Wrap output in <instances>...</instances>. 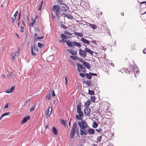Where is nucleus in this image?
<instances>
[{"label": "nucleus", "mask_w": 146, "mask_h": 146, "mask_svg": "<svg viewBox=\"0 0 146 146\" xmlns=\"http://www.w3.org/2000/svg\"><path fill=\"white\" fill-rule=\"evenodd\" d=\"M78 124L80 128V134L81 135L87 134V128L88 127L87 123L83 120L79 121Z\"/></svg>", "instance_id": "1"}, {"label": "nucleus", "mask_w": 146, "mask_h": 146, "mask_svg": "<svg viewBox=\"0 0 146 146\" xmlns=\"http://www.w3.org/2000/svg\"><path fill=\"white\" fill-rule=\"evenodd\" d=\"M77 127V123L76 122H74L73 125L72 129L70 131V137L71 139L73 138L74 135L76 132V129Z\"/></svg>", "instance_id": "2"}, {"label": "nucleus", "mask_w": 146, "mask_h": 146, "mask_svg": "<svg viewBox=\"0 0 146 146\" xmlns=\"http://www.w3.org/2000/svg\"><path fill=\"white\" fill-rule=\"evenodd\" d=\"M34 49L33 46L31 48V52L33 56H36L39 52V50L38 47L36 44H35L34 47Z\"/></svg>", "instance_id": "3"}, {"label": "nucleus", "mask_w": 146, "mask_h": 146, "mask_svg": "<svg viewBox=\"0 0 146 146\" xmlns=\"http://www.w3.org/2000/svg\"><path fill=\"white\" fill-rule=\"evenodd\" d=\"M20 54V49L18 48V51L15 52H13L11 53V56L12 58V60L13 61L15 59L16 56H18Z\"/></svg>", "instance_id": "4"}, {"label": "nucleus", "mask_w": 146, "mask_h": 146, "mask_svg": "<svg viewBox=\"0 0 146 146\" xmlns=\"http://www.w3.org/2000/svg\"><path fill=\"white\" fill-rule=\"evenodd\" d=\"M79 54L82 57L85 58L86 57L87 55V53L86 50H84L81 49H80L79 50Z\"/></svg>", "instance_id": "5"}, {"label": "nucleus", "mask_w": 146, "mask_h": 146, "mask_svg": "<svg viewBox=\"0 0 146 146\" xmlns=\"http://www.w3.org/2000/svg\"><path fill=\"white\" fill-rule=\"evenodd\" d=\"M59 7L57 5H55L53 6L52 8V10L56 12V14L57 17H58V15L60 13L58 12Z\"/></svg>", "instance_id": "6"}, {"label": "nucleus", "mask_w": 146, "mask_h": 146, "mask_svg": "<svg viewBox=\"0 0 146 146\" xmlns=\"http://www.w3.org/2000/svg\"><path fill=\"white\" fill-rule=\"evenodd\" d=\"M78 65V70L79 72H81L83 71V72L85 71V68L81 64H77Z\"/></svg>", "instance_id": "7"}, {"label": "nucleus", "mask_w": 146, "mask_h": 146, "mask_svg": "<svg viewBox=\"0 0 146 146\" xmlns=\"http://www.w3.org/2000/svg\"><path fill=\"white\" fill-rule=\"evenodd\" d=\"M84 112L86 115H89L90 112V109L89 107H85L84 110Z\"/></svg>", "instance_id": "8"}, {"label": "nucleus", "mask_w": 146, "mask_h": 146, "mask_svg": "<svg viewBox=\"0 0 146 146\" xmlns=\"http://www.w3.org/2000/svg\"><path fill=\"white\" fill-rule=\"evenodd\" d=\"M60 5H61L62 9V11L66 12L67 10V6L64 3H60Z\"/></svg>", "instance_id": "9"}, {"label": "nucleus", "mask_w": 146, "mask_h": 146, "mask_svg": "<svg viewBox=\"0 0 146 146\" xmlns=\"http://www.w3.org/2000/svg\"><path fill=\"white\" fill-rule=\"evenodd\" d=\"M52 108L51 107H49L48 108V110L46 112V116L47 117H49L52 111Z\"/></svg>", "instance_id": "10"}, {"label": "nucleus", "mask_w": 146, "mask_h": 146, "mask_svg": "<svg viewBox=\"0 0 146 146\" xmlns=\"http://www.w3.org/2000/svg\"><path fill=\"white\" fill-rule=\"evenodd\" d=\"M30 118V117L29 116H27L24 117L23 120L21 122L22 124H23L26 122L28 120H29Z\"/></svg>", "instance_id": "11"}, {"label": "nucleus", "mask_w": 146, "mask_h": 146, "mask_svg": "<svg viewBox=\"0 0 146 146\" xmlns=\"http://www.w3.org/2000/svg\"><path fill=\"white\" fill-rule=\"evenodd\" d=\"M88 128L89 129H87V134L88 133L89 134H94L95 132L94 130V129L90 128L89 127Z\"/></svg>", "instance_id": "12"}, {"label": "nucleus", "mask_w": 146, "mask_h": 146, "mask_svg": "<svg viewBox=\"0 0 146 146\" xmlns=\"http://www.w3.org/2000/svg\"><path fill=\"white\" fill-rule=\"evenodd\" d=\"M15 88V86H12L10 89H8L5 92L7 93H9L13 92Z\"/></svg>", "instance_id": "13"}, {"label": "nucleus", "mask_w": 146, "mask_h": 146, "mask_svg": "<svg viewBox=\"0 0 146 146\" xmlns=\"http://www.w3.org/2000/svg\"><path fill=\"white\" fill-rule=\"evenodd\" d=\"M133 71L135 75L139 74L140 72L138 68L136 67H134L133 69Z\"/></svg>", "instance_id": "14"}, {"label": "nucleus", "mask_w": 146, "mask_h": 146, "mask_svg": "<svg viewBox=\"0 0 146 146\" xmlns=\"http://www.w3.org/2000/svg\"><path fill=\"white\" fill-rule=\"evenodd\" d=\"M80 40L84 43H86L87 44H89L90 43L89 41L84 38H81Z\"/></svg>", "instance_id": "15"}, {"label": "nucleus", "mask_w": 146, "mask_h": 146, "mask_svg": "<svg viewBox=\"0 0 146 146\" xmlns=\"http://www.w3.org/2000/svg\"><path fill=\"white\" fill-rule=\"evenodd\" d=\"M83 65L88 69H90L91 67L90 64L88 62L85 61L83 62Z\"/></svg>", "instance_id": "16"}, {"label": "nucleus", "mask_w": 146, "mask_h": 146, "mask_svg": "<svg viewBox=\"0 0 146 146\" xmlns=\"http://www.w3.org/2000/svg\"><path fill=\"white\" fill-rule=\"evenodd\" d=\"M61 15L63 16L64 17L65 16L66 17H67L69 19H72L73 18V17L71 15H67L65 14V13H63L61 14Z\"/></svg>", "instance_id": "17"}, {"label": "nucleus", "mask_w": 146, "mask_h": 146, "mask_svg": "<svg viewBox=\"0 0 146 146\" xmlns=\"http://www.w3.org/2000/svg\"><path fill=\"white\" fill-rule=\"evenodd\" d=\"M85 50H86V53L87 52L90 53V54L92 55H93V52L90 49H89L87 47H86L85 49Z\"/></svg>", "instance_id": "18"}, {"label": "nucleus", "mask_w": 146, "mask_h": 146, "mask_svg": "<svg viewBox=\"0 0 146 146\" xmlns=\"http://www.w3.org/2000/svg\"><path fill=\"white\" fill-rule=\"evenodd\" d=\"M52 132L55 135H57V131L56 128L54 127H52Z\"/></svg>", "instance_id": "19"}, {"label": "nucleus", "mask_w": 146, "mask_h": 146, "mask_svg": "<svg viewBox=\"0 0 146 146\" xmlns=\"http://www.w3.org/2000/svg\"><path fill=\"white\" fill-rule=\"evenodd\" d=\"M81 103L80 102L77 105V111H79L81 110Z\"/></svg>", "instance_id": "20"}, {"label": "nucleus", "mask_w": 146, "mask_h": 146, "mask_svg": "<svg viewBox=\"0 0 146 146\" xmlns=\"http://www.w3.org/2000/svg\"><path fill=\"white\" fill-rule=\"evenodd\" d=\"M73 46H76L80 48L81 45L80 43L74 41L73 42Z\"/></svg>", "instance_id": "21"}, {"label": "nucleus", "mask_w": 146, "mask_h": 146, "mask_svg": "<svg viewBox=\"0 0 146 146\" xmlns=\"http://www.w3.org/2000/svg\"><path fill=\"white\" fill-rule=\"evenodd\" d=\"M90 100L87 101L85 103L84 106L85 107H88L90 106Z\"/></svg>", "instance_id": "22"}, {"label": "nucleus", "mask_w": 146, "mask_h": 146, "mask_svg": "<svg viewBox=\"0 0 146 146\" xmlns=\"http://www.w3.org/2000/svg\"><path fill=\"white\" fill-rule=\"evenodd\" d=\"M74 34L76 35L79 37H83V35L81 33H78L76 32H74Z\"/></svg>", "instance_id": "23"}, {"label": "nucleus", "mask_w": 146, "mask_h": 146, "mask_svg": "<svg viewBox=\"0 0 146 146\" xmlns=\"http://www.w3.org/2000/svg\"><path fill=\"white\" fill-rule=\"evenodd\" d=\"M70 52L72 55H76L77 54V51H75L72 50H70Z\"/></svg>", "instance_id": "24"}, {"label": "nucleus", "mask_w": 146, "mask_h": 146, "mask_svg": "<svg viewBox=\"0 0 146 146\" xmlns=\"http://www.w3.org/2000/svg\"><path fill=\"white\" fill-rule=\"evenodd\" d=\"M73 42H67L66 44L68 46H69V47H71L73 46Z\"/></svg>", "instance_id": "25"}, {"label": "nucleus", "mask_w": 146, "mask_h": 146, "mask_svg": "<svg viewBox=\"0 0 146 146\" xmlns=\"http://www.w3.org/2000/svg\"><path fill=\"white\" fill-rule=\"evenodd\" d=\"M89 26L92 29H95L96 28V26L92 24H91L89 23Z\"/></svg>", "instance_id": "26"}, {"label": "nucleus", "mask_w": 146, "mask_h": 146, "mask_svg": "<svg viewBox=\"0 0 146 146\" xmlns=\"http://www.w3.org/2000/svg\"><path fill=\"white\" fill-rule=\"evenodd\" d=\"M86 78L89 79H91L92 78V76L91 74H90V73L89 74H86Z\"/></svg>", "instance_id": "27"}, {"label": "nucleus", "mask_w": 146, "mask_h": 146, "mask_svg": "<svg viewBox=\"0 0 146 146\" xmlns=\"http://www.w3.org/2000/svg\"><path fill=\"white\" fill-rule=\"evenodd\" d=\"M43 4V0H42L41 1L40 4L39 5V7L38 8V10H40L42 8V6Z\"/></svg>", "instance_id": "28"}, {"label": "nucleus", "mask_w": 146, "mask_h": 146, "mask_svg": "<svg viewBox=\"0 0 146 146\" xmlns=\"http://www.w3.org/2000/svg\"><path fill=\"white\" fill-rule=\"evenodd\" d=\"M82 116H80L79 115H75V117L77 119L82 120V119L83 118L82 117Z\"/></svg>", "instance_id": "29"}, {"label": "nucleus", "mask_w": 146, "mask_h": 146, "mask_svg": "<svg viewBox=\"0 0 146 146\" xmlns=\"http://www.w3.org/2000/svg\"><path fill=\"white\" fill-rule=\"evenodd\" d=\"M60 35L61 37V38H62V39H65L67 38V37H66V35L63 34H61Z\"/></svg>", "instance_id": "30"}, {"label": "nucleus", "mask_w": 146, "mask_h": 146, "mask_svg": "<svg viewBox=\"0 0 146 146\" xmlns=\"http://www.w3.org/2000/svg\"><path fill=\"white\" fill-rule=\"evenodd\" d=\"M70 58L73 60H76L78 59V57L76 56H70Z\"/></svg>", "instance_id": "31"}, {"label": "nucleus", "mask_w": 146, "mask_h": 146, "mask_svg": "<svg viewBox=\"0 0 146 146\" xmlns=\"http://www.w3.org/2000/svg\"><path fill=\"white\" fill-rule=\"evenodd\" d=\"M44 46V44H41L40 42L38 43V46L39 48H41Z\"/></svg>", "instance_id": "32"}, {"label": "nucleus", "mask_w": 146, "mask_h": 146, "mask_svg": "<svg viewBox=\"0 0 146 146\" xmlns=\"http://www.w3.org/2000/svg\"><path fill=\"white\" fill-rule=\"evenodd\" d=\"M51 97V95L50 94H48L46 96V100H49L50 99Z\"/></svg>", "instance_id": "33"}, {"label": "nucleus", "mask_w": 146, "mask_h": 146, "mask_svg": "<svg viewBox=\"0 0 146 146\" xmlns=\"http://www.w3.org/2000/svg\"><path fill=\"white\" fill-rule=\"evenodd\" d=\"M98 126V124L95 122H94V123L93 125V127L94 128H96Z\"/></svg>", "instance_id": "34"}, {"label": "nucleus", "mask_w": 146, "mask_h": 146, "mask_svg": "<svg viewBox=\"0 0 146 146\" xmlns=\"http://www.w3.org/2000/svg\"><path fill=\"white\" fill-rule=\"evenodd\" d=\"M89 94L91 95H93L94 94V91L89 90H88Z\"/></svg>", "instance_id": "35"}, {"label": "nucleus", "mask_w": 146, "mask_h": 146, "mask_svg": "<svg viewBox=\"0 0 146 146\" xmlns=\"http://www.w3.org/2000/svg\"><path fill=\"white\" fill-rule=\"evenodd\" d=\"M77 112L79 114V115L80 116H82L83 115V112L81 111V110L77 111Z\"/></svg>", "instance_id": "36"}, {"label": "nucleus", "mask_w": 146, "mask_h": 146, "mask_svg": "<svg viewBox=\"0 0 146 146\" xmlns=\"http://www.w3.org/2000/svg\"><path fill=\"white\" fill-rule=\"evenodd\" d=\"M92 102H94L95 101V98L94 96H92L90 98Z\"/></svg>", "instance_id": "37"}, {"label": "nucleus", "mask_w": 146, "mask_h": 146, "mask_svg": "<svg viewBox=\"0 0 146 146\" xmlns=\"http://www.w3.org/2000/svg\"><path fill=\"white\" fill-rule=\"evenodd\" d=\"M102 138L101 136L98 137L97 138V141L98 142H100L102 140Z\"/></svg>", "instance_id": "38"}, {"label": "nucleus", "mask_w": 146, "mask_h": 146, "mask_svg": "<svg viewBox=\"0 0 146 146\" xmlns=\"http://www.w3.org/2000/svg\"><path fill=\"white\" fill-rule=\"evenodd\" d=\"M9 114H10V112H6V113H4L3 114H2V115L4 117L6 115H8Z\"/></svg>", "instance_id": "39"}, {"label": "nucleus", "mask_w": 146, "mask_h": 146, "mask_svg": "<svg viewBox=\"0 0 146 146\" xmlns=\"http://www.w3.org/2000/svg\"><path fill=\"white\" fill-rule=\"evenodd\" d=\"M35 107H36L35 105H34L31 108V109L30 110V111H32L33 110H35Z\"/></svg>", "instance_id": "40"}, {"label": "nucleus", "mask_w": 146, "mask_h": 146, "mask_svg": "<svg viewBox=\"0 0 146 146\" xmlns=\"http://www.w3.org/2000/svg\"><path fill=\"white\" fill-rule=\"evenodd\" d=\"M66 42V40H64V39H62L59 41V42L61 43H64L65 42Z\"/></svg>", "instance_id": "41"}, {"label": "nucleus", "mask_w": 146, "mask_h": 146, "mask_svg": "<svg viewBox=\"0 0 146 146\" xmlns=\"http://www.w3.org/2000/svg\"><path fill=\"white\" fill-rule=\"evenodd\" d=\"M66 121L63 120H62L61 121V123L64 125H66Z\"/></svg>", "instance_id": "42"}, {"label": "nucleus", "mask_w": 146, "mask_h": 146, "mask_svg": "<svg viewBox=\"0 0 146 146\" xmlns=\"http://www.w3.org/2000/svg\"><path fill=\"white\" fill-rule=\"evenodd\" d=\"M86 85L88 86H90L91 84V82L90 81H87L86 83Z\"/></svg>", "instance_id": "43"}, {"label": "nucleus", "mask_w": 146, "mask_h": 146, "mask_svg": "<svg viewBox=\"0 0 146 146\" xmlns=\"http://www.w3.org/2000/svg\"><path fill=\"white\" fill-rule=\"evenodd\" d=\"M18 11H16L14 15V17L15 18L16 17H16L18 15Z\"/></svg>", "instance_id": "44"}, {"label": "nucleus", "mask_w": 146, "mask_h": 146, "mask_svg": "<svg viewBox=\"0 0 146 146\" xmlns=\"http://www.w3.org/2000/svg\"><path fill=\"white\" fill-rule=\"evenodd\" d=\"M21 31L22 32H23L24 31V28L22 27H21L20 28Z\"/></svg>", "instance_id": "45"}, {"label": "nucleus", "mask_w": 146, "mask_h": 146, "mask_svg": "<svg viewBox=\"0 0 146 146\" xmlns=\"http://www.w3.org/2000/svg\"><path fill=\"white\" fill-rule=\"evenodd\" d=\"M44 38V36H41L40 37H37V39H43Z\"/></svg>", "instance_id": "46"}, {"label": "nucleus", "mask_w": 146, "mask_h": 146, "mask_svg": "<svg viewBox=\"0 0 146 146\" xmlns=\"http://www.w3.org/2000/svg\"><path fill=\"white\" fill-rule=\"evenodd\" d=\"M65 33L66 34L69 35H72V33H69V32H66V31L65 32Z\"/></svg>", "instance_id": "47"}, {"label": "nucleus", "mask_w": 146, "mask_h": 146, "mask_svg": "<svg viewBox=\"0 0 146 146\" xmlns=\"http://www.w3.org/2000/svg\"><path fill=\"white\" fill-rule=\"evenodd\" d=\"M80 75L82 77H84L85 76V75L83 73H81L80 74Z\"/></svg>", "instance_id": "48"}, {"label": "nucleus", "mask_w": 146, "mask_h": 146, "mask_svg": "<svg viewBox=\"0 0 146 146\" xmlns=\"http://www.w3.org/2000/svg\"><path fill=\"white\" fill-rule=\"evenodd\" d=\"M16 19V17H15V18L14 17H12V23H13L14 22V21L15 19Z\"/></svg>", "instance_id": "49"}, {"label": "nucleus", "mask_w": 146, "mask_h": 146, "mask_svg": "<svg viewBox=\"0 0 146 146\" xmlns=\"http://www.w3.org/2000/svg\"><path fill=\"white\" fill-rule=\"evenodd\" d=\"M61 26H62V28H63L64 29H67V27L65 26L64 25H62Z\"/></svg>", "instance_id": "50"}, {"label": "nucleus", "mask_w": 146, "mask_h": 146, "mask_svg": "<svg viewBox=\"0 0 146 146\" xmlns=\"http://www.w3.org/2000/svg\"><path fill=\"white\" fill-rule=\"evenodd\" d=\"M37 18V16H36V17L35 18V19H34L33 20V22L32 23H33L34 24H35V19H36V18Z\"/></svg>", "instance_id": "51"}, {"label": "nucleus", "mask_w": 146, "mask_h": 146, "mask_svg": "<svg viewBox=\"0 0 146 146\" xmlns=\"http://www.w3.org/2000/svg\"><path fill=\"white\" fill-rule=\"evenodd\" d=\"M96 131L98 132H100L102 131L101 129L100 128H99L98 129H96Z\"/></svg>", "instance_id": "52"}, {"label": "nucleus", "mask_w": 146, "mask_h": 146, "mask_svg": "<svg viewBox=\"0 0 146 146\" xmlns=\"http://www.w3.org/2000/svg\"><path fill=\"white\" fill-rule=\"evenodd\" d=\"M52 96L53 97L55 96V94L54 91H52Z\"/></svg>", "instance_id": "53"}, {"label": "nucleus", "mask_w": 146, "mask_h": 146, "mask_svg": "<svg viewBox=\"0 0 146 146\" xmlns=\"http://www.w3.org/2000/svg\"><path fill=\"white\" fill-rule=\"evenodd\" d=\"M8 107V104H7L5 105L4 109H5L7 108Z\"/></svg>", "instance_id": "54"}, {"label": "nucleus", "mask_w": 146, "mask_h": 146, "mask_svg": "<svg viewBox=\"0 0 146 146\" xmlns=\"http://www.w3.org/2000/svg\"><path fill=\"white\" fill-rule=\"evenodd\" d=\"M91 42L93 43L94 44H95L96 45L97 44V43L96 41H91Z\"/></svg>", "instance_id": "55"}, {"label": "nucleus", "mask_w": 146, "mask_h": 146, "mask_svg": "<svg viewBox=\"0 0 146 146\" xmlns=\"http://www.w3.org/2000/svg\"><path fill=\"white\" fill-rule=\"evenodd\" d=\"M90 74H91V76L93 75L96 76L97 75V74H94L93 73H90Z\"/></svg>", "instance_id": "56"}, {"label": "nucleus", "mask_w": 146, "mask_h": 146, "mask_svg": "<svg viewBox=\"0 0 146 146\" xmlns=\"http://www.w3.org/2000/svg\"><path fill=\"white\" fill-rule=\"evenodd\" d=\"M79 60L81 62L83 63V62H84V60L81 58L80 59V60Z\"/></svg>", "instance_id": "57"}, {"label": "nucleus", "mask_w": 146, "mask_h": 146, "mask_svg": "<svg viewBox=\"0 0 146 146\" xmlns=\"http://www.w3.org/2000/svg\"><path fill=\"white\" fill-rule=\"evenodd\" d=\"M143 52L144 54H146V48H145L144 49Z\"/></svg>", "instance_id": "58"}, {"label": "nucleus", "mask_w": 146, "mask_h": 146, "mask_svg": "<svg viewBox=\"0 0 146 146\" xmlns=\"http://www.w3.org/2000/svg\"><path fill=\"white\" fill-rule=\"evenodd\" d=\"M34 35H35V41H37L36 38V37L37 36V34H34Z\"/></svg>", "instance_id": "59"}, {"label": "nucleus", "mask_w": 146, "mask_h": 146, "mask_svg": "<svg viewBox=\"0 0 146 146\" xmlns=\"http://www.w3.org/2000/svg\"><path fill=\"white\" fill-rule=\"evenodd\" d=\"M110 64L113 67H114V65L113 63H110Z\"/></svg>", "instance_id": "60"}, {"label": "nucleus", "mask_w": 146, "mask_h": 146, "mask_svg": "<svg viewBox=\"0 0 146 146\" xmlns=\"http://www.w3.org/2000/svg\"><path fill=\"white\" fill-rule=\"evenodd\" d=\"M34 25V24L33 23L30 24V27H33Z\"/></svg>", "instance_id": "61"}, {"label": "nucleus", "mask_w": 146, "mask_h": 146, "mask_svg": "<svg viewBox=\"0 0 146 146\" xmlns=\"http://www.w3.org/2000/svg\"><path fill=\"white\" fill-rule=\"evenodd\" d=\"M64 78H65V80L66 82H68L67 79L66 78V77H65Z\"/></svg>", "instance_id": "62"}, {"label": "nucleus", "mask_w": 146, "mask_h": 146, "mask_svg": "<svg viewBox=\"0 0 146 146\" xmlns=\"http://www.w3.org/2000/svg\"><path fill=\"white\" fill-rule=\"evenodd\" d=\"M121 15L122 16H123L124 15V13L123 12H122L121 13Z\"/></svg>", "instance_id": "63"}, {"label": "nucleus", "mask_w": 146, "mask_h": 146, "mask_svg": "<svg viewBox=\"0 0 146 146\" xmlns=\"http://www.w3.org/2000/svg\"><path fill=\"white\" fill-rule=\"evenodd\" d=\"M19 18L18 19V21H19V19H20V16H21V13H20L19 14Z\"/></svg>", "instance_id": "64"}]
</instances>
